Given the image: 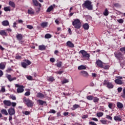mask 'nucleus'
Returning a JSON list of instances; mask_svg holds the SVG:
<instances>
[{"label": "nucleus", "instance_id": "nucleus-18", "mask_svg": "<svg viewBox=\"0 0 125 125\" xmlns=\"http://www.w3.org/2000/svg\"><path fill=\"white\" fill-rule=\"evenodd\" d=\"M114 121H116V122H122V118L120 117V116H115L114 117Z\"/></svg>", "mask_w": 125, "mask_h": 125}, {"label": "nucleus", "instance_id": "nucleus-51", "mask_svg": "<svg viewBox=\"0 0 125 125\" xmlns=\"http://www.w3.org/2000/svg\"><path fill=\"white\" fill-rule=\"evenodd\" d=\"M123 90V87H119L117 88V91L118 92H119V93L120 92H122V91Z\"/></svg>", "mask_w": 125, "mask_h": 125}, {"label": "nucleus", "instance_id": "nucleus-57", "mask_svg": "<svg viewBox=\"0 0 125 125\" xmlns=\"http://www.w3.org/2000/svg\"><path fill=\"white\" fill-rule=\"evenodd\" d=\"M106 118L108 120H110V121H112V117H111L110 115H106Z\"/></svg>", "mask_w": 125, "mask_h": 125}, {"label": "nucleus", "instance_id": "nucleus-46", "mask_svg": "<svg viewBox=\"0 0 125 125\" xmlns=\"http://www.w3.org/2000/svg\"><path fill=\"white\" fill-rule=\"evenodd\" d=\"M120 65H121V67H122V68H123L124 69H125V61L121 62L120 63Z\"/></svg>", "mask_w": 125, "mask_h": 125}, {"label": "nucleus", "instance_id": "nucleus-21", "mask_svg": "<svg viewBox=\"0 0 125 125\" xmlns=\"http://www.w3.org/2000/svg\"><path fill=\"white\" fill-rule=\"evenodd\" d=\"M78 70H85L86 69V65H81L78 66Z\"/></svg>", "mask_w": 125, "mask_h": 125}, {"label": "nucleus", "instance_id": "nucleus-26", "mask_svg": "<svg viewBox=\"0 0 125 125\" xmlns=\"http://www.w3.org/2000/svg\"><path fill=\"white\" fill-rule=\"evenodd\" d=\"M83 28L84 29V30H88L89 29V25H88V23H85L83 25Z\"/></svg>", "mask_w": 125, "mask_h": 125}, {"label": "nucleus", "instance_id": "nucleus-22", "mask_svg": "<svg viewBox=\"0 0 125 125\" xmlns=\"http://www.w3.org/2000/svg\"><path fill=\"white\" fill-rule=\"evenodd\" d=\"M117 106L119 109H122L124 107V104L120 102L117 103Z\"/></svg>", "mask_w": 125, "mask_h": 125}, {"label": "nucleus", "instance_id": "nucleus-49", "mask_svg": "<svg viewBox=\"0 0 125 125\" xmlns=\"http://www.w3.org/2000/svg\"><path fill=\"white\" fill-rule=\"evenodd\" d=\"M49 113H50V114H55V113H56V111H55V110L54 109H51L49 111Z\"/></svg>", "mask_w": 125, "mask_h": 125}, {"label": "nucleus", "instance_id": "nucleus-28", "mask_svg": "<svg viewBox=\"0 0 125 125\" xmlns=\"http://www.w3.org/2000/svg\"><path fill=\"white\" fill-rule=\"evenodd\" d=\"M80 107L81 106H80V105L75 104L73 105L72 110H76V109H78V108H80Z\"/></svg>", "mask_w": 125, "mask_h": 125}, {"label": "nucleus", "instance_id": "nucleus-38", "mask_svg": "<svg viewBox=\"0 0 125 125\" xmlns=\"http://www.w3.org/2000/svg\"><path fill=\"white\" fill-rule=\"evenodd\" d=\"M114 104L112 103H108V108L109 109H113V107H114Z\"/></svg>", "mask_w": 125, "mask_h": 125}, {"label": "nucleus", "instance_id": "nucleus-40", "mask_svg": "<svg viewBox=\"0 0 125 125\" xmlns=\"http://www.w3.org/2000/svg\"><path fill=\"white\" fill-rule=\"evenodd\" d=\"M56 65H57V67H58L59 68H61L62 66V62H57Z\"/></svg>", "mask_w": 125, "mask_h": 125}, {"label": "nucleus", "instance_id": "nucleus-64", "mask_svg": "<svg viewBox=\"0 0 125 125\" xmlns=\"http://www.w3.org/2000/svg\"><path fill=\"white\" fill-rule=\"evenodd\" d=\"M16 103H11V105L13 107H15L16 106Z\"/></svg>", "mask_w": 125, "mask_h": 125}, {"label": "nucleus", "instance_id": "nucleus-4", "mask_svg": "<svg viewBox=\"0 0 125 125\" xmlns=\"http://www.w3.org/2000/svg\"><path fill=\"white\" fill-rule=\"evenodd\" d=\"M23 101L25 104L27 106V107H33V105H34V103H33L32 101L30 99H27L26 98H24Z\"/></svg>", "mask_w": 125, "mask_h": 125}, {"label": "nucleus", "instance_id": "nucleus-56", "mask_svg": "<svg viewBox=\"0 0 125 125\" xmlns=\"http://www.w3.org/2000/svg\"><path fill=\"white\" fill-rule=\"evenodd\" d=\"M50 62H52V63H54L55 62V59L54 58H51L50 59Z\"/></svg>", "mask_w": 125, "mask_h": 125}, {"label": "nucleus", "instance_id": "nucleus-31", "mask_svg": "<svg viewBox=\"0 0 125 125\" xmlns=\"http://www.w3.org/2000/svg\"><path fill=\"white\" fill-rule=\"evenodd\" d=\"M100 122L102 123L103 125H108V121L104 120H100Z\"/></svg>", "mask_w": 125, "mask_h": 125}, {"label": "nucleus", "instance_id": "nucleus-63", "mask_svg": "<svg viewBox=\"0 0 125 125\" xmlns=\"http://www.w3.org/2000/svg\"><path fill=\"white\" fill-rule=\"evenodd\" d=\"M18 23H19V24H20V23H23V22H24V21H23V20H19L18 21Z\"/></svg>", "mask_w": 125, "mask_h": 125}, {"label": "nucleus", "instance_id": "nucleus-19", "mask_svg": "<svg viewBox=\"0 0 125 125\" xmlns=\"http://www.w3.org/2000/svg\"><path fill=\"white\" fill-rule=\"evenodd\" d=\"M2 25L4 26H9V21L7 20L3 21L2 22Z\"/></svg>", "mask_w": 125, "mask_h": 125}, {"label": "nucleus", "instance_id": "nucleus-41", "mask_svg": "<svg viewBox=\"0 0 125 125\" xmlns=\"http://www.w3.org/2000/svg\"><path fill=\"white\" fill-rule=\"evenodd\" d=\"M62 84H64V83H69V80L67 79H64L62 81Z\"/></svg>", "mask_w": 125, "mask_h": 125}, {"label": "nucleus", "instance_id": "nucleus-59", "mask_svg": "<svg viewBox=\"0 0 125 125\" xmlns=\"http://www.w3.org/2000/svg\"><path fill=\"white\" fill-rule=\"evenodd\" d=\"M16 25H17V23H16V22H14L13 23V27L15 29H16V28H17V26H16Z\"/></svg>", "mask_w": 125, "mask_h": 125}, {"label": "nucleus", "instance_id": "nucleus-14", "mask_svg": "<svg viewBox=\"0 0 125 125\" xmlns=\"http://www.w3.org/2000/svg\"><path fill=\"white\" fill-rule=\"evenodd\" d=\"M4 105L6 106H11V102L8 100H4L3 102Z\"/></svg>", "mask_w": 125, "mask_h": 125}, {"label": "nucleus", "instance_id": "nucleus-6", "mask_svg": "<svg viewBox=\"0 0 125 125\" xmlns=\"http://www.w3.org/2000/svg\"><path fill=\"white\" fill-rule=\"evenodd\" d=\"M16 87H18L17 89V92L18 93H22V92H24V86L20 85L19 84H15Z\"/></svg>", "mask_w": 125, "mask_h": 125}, {"label": "nucleus", "instance_id": "nucleus-42", "mask_svg": "<svg viewBox=\"0 0 125 125\" xmlns=\"http://www.w3.org/2000/svg\"><path fill=\"white\" fill-rule=\"evenodd\" d=\"M4 11H10V7L8 6V7H5L3 8Z\"/></svg>", "mask_w": 125, "mask_h": 125}, {"label": "nucleus", "instance_id": "nucleus-62", "mask_svg": "<svg viewBox=\"0 0 125 125\" xmlns=\"http://www.w3.org/2000/svg\"><path fill=\"white\" fill-rule=\"evenodd\" d=\"M11 98L12 100H16V97L15 96H11Z\"/></svg>", "mask_w": 125, "mask_h": 125}, {"label": "nucleus", "instance_id": "nucleus-24", "mask_svg": "<svg viewBox=\"0 0 125 125\" xmlns=\"http://www.w3.org/2000/svg\"><path fill=\"white\" fill-rule=\"evenodd\" d=\"M9 5L11 6V7H13V8H15V3L12 1H10L9 2Z\"/></svg>", "mask_w": 125, "mask_h": 125}, {"label": "nucleus", "instance_id": "nucleus-25", "mask_svg": "<svg viewBox=\"0 0 125 125\" xmlns=\"http://www.w3.org/2000/svg\"><path fill=\"white\" fill-rule=\"evenodd\" d=\"M47 80L48 81V82H54L55 81L54 77L52 76L47 77Z\"/></svg>", "mask_w": 125, "mask_h": 125}, {"label": "nucleus", "instance_id": "nucleus-43", "mask_svg": "<svg viewBox=\"0 0 125 125\" xmlns=\"http://www.w3.org/2000/svg\"><path fill=\"white\" fill-rule=\"evenodd\" d=\"M93 96L90 95L87 96L86 99H87V100H93Z\"/></svg>", "mask_w": 125, "mask_h": 125}, {"label": "nucleus", "instance_id": "nucleus-47", "mask_svg": "<svg viewBox=\"0 0 125 125\" xmlns=\"http://www.w3.org/2000/svg\"><path fill=\"white\" fill-rule=\"evenodd\" d=\"M28 14H34V13H35V12H34V11L33 10L28 9Z\"/></svg>", "mask_w": 125, "mask_h": 125}, {"label": "nucleus", "instance_id": "nucleus-3", "mask_svg": "<svg viewBox=\"0 0 125 125\" xmlns=\"http://www.w3.org/2000/svg\"><path fill=\"white\" fill-rule=\"evenodd\" d=\"M72 25L76 29H80L81 28V21L80 20L76 19L75 20L72 22Z\"/></svg>", "mask_w": 125, "mask_h": 125}, {"label": "nucleus", "instance_id": "nucleus-34", "mask_svg": "<svg viewBox=\"0 0 125 125\" xmlns=\"http://www.w3.org/2000/svg\"><path fill=\"white\" fill-rule=\"evenodd\" d=\"M93 102H94L95 103H97V102H98V101H99V98H97V97H93Z\"/></svg>", "mask_w": 125, "mask_h": 125}, {"label": "nucleus", "instance_id": "nucleus-10", "mask_svg": "<svg viewBox=\"0 0 125 125\" xmlns=\"http://www.w3.org/2000/svg\"><path fill=\"white\" fill-rule=\"evenodd\" d=\"M8 112L10 116H13L15 114V109L14 108H10L8 110Z\"/></svg>", "mask_w": 125, "mask_h": 125}, {"label": "nucleus", "instance_id": "nucleus-17", "mask_svg": "<svg viewBox=\"0 0 125 125\" xmlns=\"http://www.w3.org/2000/svg\"><path fill=\"white\" fill-rule=\"evenodd\" d=\"M102 68H103V69H104V70H109V68H110V65L104 63L102 66Z\"/></svg>", "mask_w": 125, "mask_h": 125}, {"label": "nucleus", "instance_id": "nucleus-32", "mask_svg": "<svg viewBox=\"0 0 125 125\" xmlns=\"http://www.w3.org/2000/svg\"><path fill=\"white\" fill-rule=\"evenodd\" d=\"M97 117L98 118H100L101 117H103V116L104 115V113L103 112H97Z\"/></svg>", "mask_w": 125, "mask_h": 125}, {"label": "nucleus", "instance_id": "nucleus-60", "mask_svg": "<svg viewBox=\"0 0 125 125\" xmlns=\"http://www.w3.org/2000/svg\"><path fill=\"white\" fill-rule=\"evenodd\" d=\"M27 79L29 81H32V80H33V77H32L31 76H29L27 77Z\"/></svg>", "mask_w": 125, "mask_h": 125}, {"label": "nucleus", "instance_id": "nucleus-58", "mask_svg": "<svg viewBox=\"0 0 125 125\" xmlns=\"http://www.w3.org/2000/svg\"><path fill=\"white\" fill-rule=\"evenodd\" d=\"M23 114H24V115H25L26 116L28 115H30V114H31V113L30 112V111H25Z\"/></svg>", "mask_w": 125, "mask_h": 125}, {"label": "nucleus", "instance_id": "nucleus-2", "mask_svg": "<svg viewBox=\"0 0 125 125\" xmlns=\"http://www.w3.org/2000/svg\"><path fill=\"white\" fill-rule=\"evenodd\" d=\"M114 55L116 58H117L118 60H119V61H121V60H123V59H124V55L120 51H118L114 53Z\"/></svg>", "mask_w": 125, "mask_h": 125}, {"label": "nucleus", "instance_id": "nucleus-12", "mask_svg": "<svg viewBox=\"0 0 125 125\" xmlns=\"http://www.w3.org/2000/svg\"><path fill=\"white\" fill-rule=\"evenodd\" d=\"M96 64L98 67H100V68L102 67V66L103 65V64H104V62H102L101 60H98L96 61Z\"/></svg>", "mask_w": 125, "mask_h": 125}, {"label": "nucleus", "instance_id": "nucleus-9", "mask_svg": "<svg viewBox=\"0 0 125 125\" xmlns=\"http://www.w3.org/2000/svg\"><path fill=\"white\" fill-rule=\"evenodd\" d=\"M81 75L83 77H84L85 78H88L89 76V75L88 74V73L87 72L83 70L80 72Z\"/></svg>", "mask_w": 125, "mask_h": 125}, {"label": "nucleus", "instance_id": "nucleus-45", "mask_svg": "<svg viewBox=\"0 0 125 125\" xmlns=\"http://www.w3.org/2000/svg\"><path fill=\"white\" fill-rule=\"evenodd\" d=\"M5 68V65L2 63H0V69H1V70H3Z\"/></svg>", "mask_w": 125, "mask_h": 125}, {"label": "nucleus", "instance_id": "nucleus-33", "mask_svg": "<svg viewBox=\"0 0 125 125\" xmlns=\"http://www.w3.org/2000/svg\"><path fill=\"white\" fill-rule=\"evenodd\" d=\"M47 22H42L41 24V26L42 27V28H45V27L47 26Z\"/></svg>", "mask_w": 125, "mask_h": 125}, {"label": "nucleus", "instance_id": "nucleus-61", "mask_svg": "<svg viewBox=\"0 0 125 125\" xmlns=\"http://www.w3.org/2000/svg\"><path fill=\"white\" fill-rule=\"evenodd\" d=\"M87 118H88V115H84L82 117V119H86Z\"/></svg>", "mask_w": 125, "mask_h": 125}, {"label": "nucleus", "instance_id": "nucleus-55", "mask_svg": "<svg viewBox=\"0 0 125 125\" xmlns=\"http://www.w3.org/2000/svg\"><path fill=\"white\" fill-rule=\"evenodd\" d=\"M89 124L90 125H97V124L96 123H95V122H92V121L90 122L89 123Z\"/></svg>", "mask_w": 125, "mask_h": 125}, {"label": "nucleus", "instance_id": "nucleus-37", "mask_svg": "<svg viewBox=\"0 0 125 125\" xmlns=\"http://www.w3.org/2000/svg\"><path fill=\"white\" fill-rule=\"evenodd\" d=\"M52 36L50 34H45L44 38L45 39H50Z\"/></svg>", "mask_w": 125, "mask_h": 125}, {"label": "nucleus", "instance_id": "nucleus-15", "mask_svg": "<svg viewBox=\"0 0 125 125\" xmlns=\"http://www.w3.org/2000/svg\"><path fill=\"white\" fill-rule=\"evenodd\" d=\"M115 83H116L117 84H119V85H122V84H124V81L120 80V79H115L114 81Z\"/></svg>", "mask_w": 125, "mask_h": 125}, {"label": "nucleus", "instance_id": "nucleus-54", "mask_svg": "<svg viewBox=\"0 0 125 125\" xmlns=\"http://www.w3.org/2000/svg\"><path fill=\"white\" fill-rule=\"evenodd\" d=\"M26 27L27 28V29H29V30H32V29H33V26L31 25H26Z\"/></svg>", "mask_w": 125, "mask_h": 125}, {"label": "nucleus", "instance_id": "nucleus-29", "mask_svg": "<svg viewBox=\"0 0 125 125\" xmlns=\"http://www.w3.org/2000/svg\"><path fill=\"white\" fill-rule=\"evenodd\" d=\"M0 35L1 36H7L6 32H5V30L0 31Z\"/></svg>", "mask_w": 125, "mask_h": 125}, {"label": "nucleus", "instance_id": "nucleus-35", "mask_svg": "<svg viewBox=\"0 0 125 125\" xmlns=\"http://www.w3.org/2000/svg\"><path fill=\"white\" fill-rule=\"evenodd\" d=\"M21 65L23 68H24V69H26V68H27V66H28V64L25 62H21Z\"/></svg>", "mask_w": 125, "mask_h": 125}, {"label": "nucleus", "instance_id": "nucleus-5", "mask_svg": "<svg viewBox=\"0 0 125 125\" xmlns=\"http://www.w3.org/2000/svg\"><path fill=\"white\" fill-rule=\"evenodd\" d=\"M103 84L104 85H106V87H107V88H114V84H113V83L108 82V80H105L104 81Z\"/></svg>", "mask_w": 125, "mask_h": 125}, {"label": "nucleus", "instance_id": "nucleus-13", "mask_svg": "<svg viewBox=\"0 0 125 125\" xmlns=\"http://www.w3.org/2000/svg\"><path fill=\"white\" fill-rule=\"evenodd\" d=\"M6 77L9 82H12L13 81H15V80H16V77H14L12 78L10 75H7Z\"/></svg>", "mask_w": 125, "mask_h": 125}, {"label": "nucleus", "instance_id": "nucleus-30", "mask_svg": "<svg viewBox=\"0 0 125 125\" xmlns=\"http://www.w3.org/2000/svg\"><path fill=\"white\" fill-rule=\"evenodd\" d=\"M37 97H39V98H43V97H44V95L42 93H38L37 94Z\"/></svg>", "mask_w": 125, "mask_h": 125}, {"label": "nucleus", "instance_id": "nucleus-48", "mask_svg": "<svg viewBox=\"0 0 125 125\" xmlns=\"http://www.w3.org/2000/svg\"><path fill=\"white\" fill-rule=\"evenodd\" d=\"M24 61L26 62L27 65H31L32 64V62L28 60H25Z\"/></svg>", "mask_w": 125, "mask_h": 125}, {"label": "nucleus", "instance_id": "nucleus-11", "mask_svg": "<svg viewBox=\"0 0 125 125\" xmlns=\"http://www.w3.org/2000/svg\"><path fill=\"white\" fill-rule=\"evenodd\" d=\"M32 2L35 6H39L42 7V4L40 3L37 0H32Z\"/></svg>", "mask_w": 125, "mask_h": 125}, {"label": "nucleus", "instance_id": "nucleus-39", "mask_svg": "<svg viewBox=\"0 0 125 125\" xmlns=\"http://www.w3.org/2000/svg\"><path fill=\"white\" fill-rule=\"evenodd\" d=\"M40 105H43V104H44V103H46V102L43 101L42 100H38Z\"/></svg>", "mask_w": 125, "mask_h": 125}, {"label": "nucleus", "instance_id": "nucleus-36", "mask_svg": "<svg viewBox=\"0 0 125 125\" xmlns=\"http://www.w3.org/2000/svg\"><path fill=\"white\" fill-rule=\"evenodd\" d=\"M104 16H108V15H109V11L107 9H105L104 12Z\"/></svg>", "mask_w": 125, "mask_h": 125}, {"label": "nucleus", "instance_id": "nucleus-50", "mask_svg": "<svg viewBox=\"0 0 125 125\" xmlns=\"http://www.w3.org/2000/svg\"><path fill=\"white\" fill-rule=\"evenodd\" d=\"M117 22H118V23H120V24H123V23H124V20L122 19L117 20Z\"/></svg>", "mask_w": 125, "mask_h": 125}, {"label": "nucleus", "instance_id": "nucleus-27", "mask_svg": "<svg viewBox=\"0 0 125 125\" xmlns=\"http://www.w3.org/2000/svg\"><path fill=\"white\" fill-rule=\"evenodd\" d=\"M39 50H45V46L44 45H41L39 46Z\"/></svg>", "mask_w": 125, "mask_h": 125}, {"label": "nucleus", "instance_id": "nucleus-53", "mask_svg": "<svg viewBox=\"0 0 125 125\" xmlns=\"http://www.w3.org/2000/svg\"><path fill=\"white\" fill-rule=\"evenodd\" d=\"M1 92H5V87H4V86H2L1 88Z\"/></svg>", "mask_w": 125, "mask_h": 125}, {"label": "nucleus", "instance_id": "nucleus-20", "mask_svg": "<svg viewBox=\"0 0 125 125\" xmlns=\"http://www.w3.org/2000/svg\"><path fill=\"white\" fill-rule=\"evenodd\" d=\"M55 7V4H53V5H51L50 7L48 8L47 9V12H50L51 10L53 9Z\"/></svg>", "mask_w": 125, "mask_h": 125}, {"label": "nucleus", "instance_id": "nucleus-52", "mask_svg": "<svg viewBox=\"0 0 125 125\" xmlns=\"http://www.w3.org/2000/svg\"><path fill=\"white\" fill-rule=\"evenodd\" d=\"M31 95V92L30 91H27L25 94L24 95L25 96H29V95Z\"/></svg>", "mask_w": 125, "mask_h": 125}, {"label": "nucleus", "instance_id": "nucleus-23", "mask_svg": "<svg viewBox=\"0 0 125 125\" xmlns=\"http://www.w3.org/2000/svg\"><path fill=\"white\" fill-rule=\"evenodd\" d=\"M0 112L3 114L5 115V116H7L8 115V113H7V111L5 109H2L1 110Z\"/></svg>", "mask_w": 125, "mask_h": 125}, {"label": "nucleus", "instance_id": "nucleus-1", "mask_svg": "<svg viewBox=\"0 0 125 125\" xmlns=\"http://www.w3.org/2000/svg\"><path fill=\"white\" fill-rule=\"evenodd\" d=\"M83 8H86L88 10H92L93 9V6L92 5V2L89 0H86L84 3L82 4Z\"/></svg>", "mask_w": 125, "mask_h": 125}, {"label": "nucleus", "instance_id": "nucleus-7", "mask_svg": "<svg viewBox=\"0 0 125 125\" xmlns=\"http://www.w3.org/2000/svg\"><path fill=\"white\" fill-rule=\"evenodd\" d=\"M79 53H81L83 57L84 58H87L88 59H89V57H90L89 54L87 53V52L84 51V50H81Z\"/></svg>", "mask_w": 125, "mask_h": 125}, {"label": "nucleus", "instance_id": "nucleus-8", "mask_svg": "<svg viewBox=\"0 0 125 125\" xmlns=\"http://www.w3.org/2000/svg\"><path fill=\"white\" fill-rule=\"evenodd\" d=\"M16 38H17V40L20 42V43H23L24 41H22L23 40V35L21 34H18L16 35Z\"/></svg>", "mask_w": 125, "mask_h": 125}, {"label": "nucleus", "instance_id": "nucleus-16", "mask_svg": "<svg viewBox=\"0 0 125 125\" xmlns=\"http://www.w3.org/2000/svg\"><path fill=\"white\" fill-rule=\"evenodd\" d=\"M66 46H68V47H71V48L75 47V45H74V43L71 42V41H68L66 42Z\"/></svg>", "mask_w": 125, "mask_h": 125}, {"label": "nucleus", "instance_id": "nucleus-44", "mask_svg": "<svg viewBox=\"0 0 125 125\" xmlns=\"http://www.w3.org/2000/svg\"><path fill=\"white\" fill-rule=\"evenodd\" d=\"M123 94L121 95V96L123 97V98H125V87H124L123 89Z\"/></svg>", "mask_w": 125, "mask_h": 125}]
</instances>
